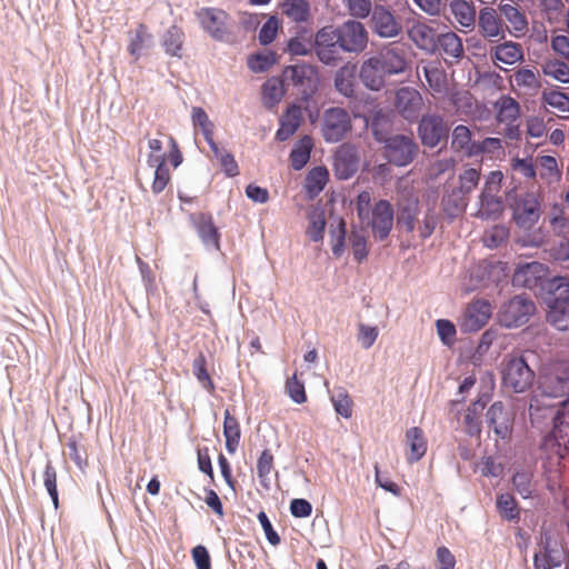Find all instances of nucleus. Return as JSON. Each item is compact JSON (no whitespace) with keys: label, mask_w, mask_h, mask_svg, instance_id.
<instances>
[{"label":"nucleus","mask_w":569,"mask_h":569,"mask_svg":"<svg viewBox=\"0 0 569 569\" xmlns=\"http://www.w3.org/2000/svg\"><path fill=\"white\" fill-rule=\"evenodd\" d=\"M410 453L407 458L409 463L420 460L427 451V441L423 431L418 427L410 428L406 433Z\"/></svg>","instance_id":"c9c22d12"},{"label":"nucleus","mask_w":569,"mask_h":569,"mask_svg":"<svg viewBox=\"0 0 569 569\" xmlns=\"http://www.w3.org/2000/svg\"><path fill=\"white\" fill-rule=\"evenodd\" d=\"M367 124L370 127L373 139L378 143H382L388 137L391 136L390 130V120L388 116L382 110L375 111L370 119L367 120Z\"/></svg>","instance_id":"a19ab883"},{"label":"nucleus","mask_w":569,"mask_h":569,"mask_svg":"<svg viewBox=\"0 0 569 569\" xmlns=\"http://www.w3.org/2000/svg\"><path fill=\"white\" fill-rule=\"evenodd\" d=\"M547 267L538 261L519 264L512 276L513 287L535 290L543 287Z\"/></svg>","instance_id":"f3484780"},{"label":"nucleus","mask_w":569,"mask_h":569,"mask_svg":"<svg viewBox=\"0 0 569 569\" xmlns=\"http://www.w3.org/2000/svg\"><path fill=\"white\" fill-rule=\"evenodd\" d=\"M333 408L338 415L348 419L352 415V401L343 387L333 390L330 397Z\"/></svg>","instance_id":"de8ad7c7"},{"label":"nucleus","mask_w":569,"mask_h":569,"mask_svg":"<svg viewBox=\"0 0 569 569\" xmlns=\"http://www.w3.org/2000/svg\"><path fill=\"white\" fill-rule=\"evenodd\" d=\"M283 12L295 22H305L310 17V4L307 0H286Z\"/></svg>","instance_id":"49530a36"},{"label":"nucleus","mask_w":569,"mask_h":569,"mask_svg":"<svg viewBox=\"0 0 569 569\" xmlns=\"http://www.w3.org/2000/svg\"><path fill=\"white\" fill-rule=\"evenodd\" d=\"M539 551L533 555V569H555L569 560V551L549 531L541 533Z\"/></svg>","instance_id":"0eeeda50"},{"label":"nucleus","mask_w":569,"mask_h":569,"mask_svg":"<svg viewBox=\"0 0 569 569\" xmlns=\"http://www.w3.org/2000/svg\"><path fill=\"white\" fill-rule=\"evenodd\" d=\"M359 161L360 158L355 146L350 143L341 144L335 154L333 169L336 176L341 180L351 178L358 171Z\"/></svg>","instance_id":"aec40b11"},{"label":"nucleus","mask_w":569,"mask_h":569,"mask_svg":"<svg viewBox=\"0 0 569 569\" xmlns=\"http://www.w3.org/2000/svg\"><path fill=\"white\" fill-rule=\"evenodd\" d=\"M152 42L153 38L151 33L148 32V28L143 23H140L134 31L129 32L128 51L134 60H138L151 48Z\"/></svg>","instance_id":"7c9ffc66"},{"label":"nucleus","mask_w":569,"mask_h":569,"mask_svg":"<svg viewBox=\"0 0 569 569\" xmlns=\"http://www.w3.org/2000/svg\"><path fill=\"white\" fill-rule=\"evenodd\" d=\"M335 32L333 26H326L315 34L313 53L322 64L328 67H338L346 53Z\"/></svg>","instance_id":"6e6552de"},{"label":"nucleus","mask_w":569,"mask_h":569,"mask_svg":"<svg viewBox=\"0 0 569 569\" xmlns=\"http://www.w3.org/2000/svg\"><path fill=\"white\" fill-rule=\"evenodd\" d=\"M543 101L562 112H569V96L561 91L542 93Z\"/></svg>","instance_id":"774afa93"},{"label":"nucleus","mask_w":569,"mask_h":569,"mask_svg":"<svg viewBox=\"0 0 569 569\" xmlns=\"http://www.w3.org/2000/svg\"><path fill=\"white\" fill-rule=\"evenodd\" d=\"M328 180V171L326 168H313L306 178V189L309 198H315L325 188Z\"/></svg>","instance_id":"37998d69"},{"label":"nucleus","mask_w":569,"mask_h":569,"mask_svg":"<svg viewBox=\"0 0 569 569\" xmlns=\"http://www.w3.org/2000/svg\"><path fill=\"white\" fill-rule=\"evenodd\" d=\"M351 129V118L346 109L340 107H332L323 112L321 133L326 142H340L346 138Z\"/></svg>","instance_id":"9b49d317"},{"label":"nucleus","mask_w":569,"mask_h":569,"mask_svg":"<svg viewBox=\"0 0 569 569\" xmlns=\"http://www.w3.org/2000/svg\"><path fill=\"white\" fill-rule=\"evenodd\" d=\"M396 224L400 230L411 233L416 229L417 218L420 213V201L411 189L401 190L396 199Z\"/></svg>","instance_id":"f8f14e48"},{"label":"nucleus","mask_w":569,"mask_h":569,"mask_svg":"<svg viewBox=\"0 0 569 569\" xmlns=\"http://www.w3.org/2000/svg\"><path fill=\"white\" fill-rule=\"evenodd\" d=\"M276 62V56L272 52L257 53L248 59V67L253 72H264Z\"/></svg>","instance_id":"e2e57ef3"},{"label":"nucleus","mask_w":569,"mask_h":569,"mask_svg":"<svg viewBox=\"0 0 569 569\" xmlns=\"http://www.w3.org/2000/svg\"><path fill=\"white\" fill-rule=\"evenodd\" d=\"M438 49H441L445 54L453 59H460L463 54L462 40L452 31L438 36L437 50Z\"/></svg>","instance_id":"ea45409f"},{"label":"nucleus","mask_w":569,"mask_h":569,"mask_svg":"<svg viewBox=\"0 0 569 569\" xmlns=\"http://www.w3.org/2000/svg\"><path fill=\"white\" fill-rule=\"evenodd\" d=\"M197 19L206 33L219 42H230L232 39L231 17L222 9L201 8L196 12Z\"/></svg>","instance_id":"39448f33"},{"label":"nucleus","mask_w":569,"mask_h":569,"mask_svg":"<svg viewBox=\"0 0 569 569\" xmlns=\"http://www.w3.org/2000/svg\"><path fill=\"white\" fill-rule=\"evenodd\" d=\"M43 483H44V487L53 502L54 508L57 509L59 506V498H58V490H57V472L50 461H48L46 465V469L43 472Z\"/></svg>","instance_id":"4d7b16f0"},{"label":"nucleus","mask_w":569,"mask_h":569,"mask_svg":"<svg viewBox=\"0 0 569 569\" xmlns=\"http://www.w3.org/2000/svg\"><path fill=\"white\" fill-rule=\"evenodd\" d=\"M379 336V329L377 326H367L359 323L358 326V341L363 349H369L373 346Z\"/></svg>","instance_id":"338daca9"},{"label":"nucleus","mask_w":569,"mask_h":569,"mask_svg":"<svg viewBox=\"0 0 569 569\" xmlns=\"http://www.w3.org/2000/svg\"><path fill=\"white\" fill-rule=\"evenodd\" d=\"M491 317V305L486 300H475L465 310L459 327L461 332H477L486 326Z\"/></svg>","instance_id":"dca6fc26"},{"label":"nucleus","mask_w":569,"mask_h":569,"mask_svg":"<svg viewBox=\"0 0 569 569\" xmlns=\"http://www.w3.org/2000/svg\"><path fill=\"white\" fill-rule=\"evenodd\" d=\"M512 485L523 499L530 498L533 493L532 473L530 471H517L512 477Z\"/></svg>","instance_id":"864d4df0"},{"label":"nucleus","mask_w":569,"mask_h":569,"mask_svg":"<svg viewBox=\"0 0 569 569\" xmlns=\"http://www.w3.org/2000/svg\"><path fill=\"white\" fill-rule=\"evenodd\" d=\"M497 509L500 516L508 520H518L519 519V510L517 502L512 495L510 493H501L497 498Z\"/></svg>","instance_id":"3c124183"},{"label":"nucleus","mask_w":569,"mask_h":569,"mask_svg":"<svg viewBox=\"0 0 569 569\" xmlns=\"http://www.w3.org/2000/svg\"><path fill=\"white\" fill-rule=\"evenodd\" d=\"M408 36L419 49L431 54L437 51L439 34L432 27L426 23H416L409 29Z\"/></svg>","instance_id":"b1692460"},{"label":"nucleus","mask_w":569,"mask_h":569,"mask_svg":"<svg viewBox=\"0 0 569 569\" xmlns=\"http://www.w3.org/2000/svg\"><path fill=\"white\" fill-rule=\"evenodd\" d=\"M467 204V196L457 188L447 189L441 199L442 211L450 219L462 213Z\"/></svg>","instance_id":"c756f323"},{"label":"nucleus","mask_w":569,"mask_h":569,"mask_svg":"<svg viewBox=\"0 0 569 569\" xmlns=\"http://www.w3.org/2000/svg\"><path fill=\"white\" fill-rule=\"evenodd\" d=\"M535 311V302L528 296H515L500 307L499 323L506 328L521 327L530 320Z\"/></svg>","instance_id":"423d86ee"},{"label":"nucleus","mask_w":569,"mask_h":569,"mask_svg":"<svg viewBox=\"0 0 569 569\" xmlns=\"http://www.w3.org/2000/svg\"><path fill=\"white\" fill-rule=\"evenodd\" d=\"M417 132L421 144L433 149L440 144H447L450 128L442 116L427 113L420 118Z\"/></svg>","instance_id":"1a4fd4ad"},{"label":"nucleus","mask_w":569,"mask_h":569,"mask_svg":"<svg viewBox=\"0 0 569 569\" xmlns=\"http://www.w3.org/2000/svg\"><path fill=\"white\" fill-rule=\"evenodd\" d=\"M373 57L379 60L381 69L388 76L403 73L408 68L407 51L402 46L396 43L382 47L379 53Z\"/></svg>","instance_id":"6ab92c4d"},{"label":"nucleus","mask_w":569,"mask_h":569,"mask_svg":"<svg viewBox=\"0 0 569 569\" xmlns=\"http://www.w3.org/2000/svg\"><path fill=\"white\" fill-rule=\"evenodd\" d=\"M283 81L292 84L301 98L308 100L316 92L318 87V71L315 66L309 63H298L284 68Z\"/></svg>","instance_id":"9d476101"},{"label":"nucleus","mask_w":569,"mask_h":569,"mask_svg":"<svg viewBox=\"0 0 569 569\" xmlns=\"http://www.w3.org/2000/svg\"><path fill=\"white\" fill-rule=\"evenodd\" d=\"M198 237L207 249H220V233L213 223L211 214L208 213H193L190 216Z\"/></svg>","instance_id":"4be33fe9"},{"label":"nucleus","mask_w":569,"mask_h":569,"mask_svg":"<svg viewBox=\"0 0 569 569\" xmlns=\"http://www.w3.org/2000/svg\"><path fill=\"white\" fill-rule=\"evenodd\" d=\"M223 436L226 438V449L229 453H234L240 442L241 430L236 417L228 409L224 410Z\"/></svg>","instance_id":"e433bc0d"},{"label":"nucleus","mask_w":569,"mask_h":569,"mask_svg":"<svg viewBox=\"0 0 569 569\" xmlns=\"http://www.w3.org/2000/svg\"><path fill=\"white\" fill-rule=\"evenodd\" d=\"M502 386L516 393L529 390L535 381V371L523 356H507L501 362Z\"/></svg>","instance_id":"f03ea898"},{"label":"nucleus","mask_w":569,"mask_h":569,"mask_svg":"<svg viewBox=\"0 0 569 569\" xmlns=\"http://www.w3.org/2000/svg\"><path fill=\"white\" fill-rule=\"evenodd\" d=\"M497 119L499 122H512L520 113L519 103L511 97L505 96L498 102Z\"/></svg>","instance_id":"a18cd8bd"},{"label":"nucleus","mask_w":569,"mask_h":569,"mask_svg":"<svg viewBox=\"0 0 569 569\" xmlns=\"http://www.w3.org/2000/svg\"><path fill=\"white\" fill-rule=\"evenodd\" d=\"M549 257L553 262L569 269V240L562 239L549 249Z\"/></svg>","instance_id":"680f3d73"},{"label":"nucleus","mask_w":569,"mask_h":569,"mask_svg":"<svg viewBox=\"0 0 569 569\" xmlns=\"http://www.w3.org/2000/svg\"><path fill=\"white\" fill-rule=\"evenodd\" d=\"M192 372L203 389L210 393L214 392L216 387L207 370V360L202 352L193 359Z\"/></svg>","instance_id":"c03bdc74"},{"label":"nucleus","mask_w":569,"mask_h":569,"mask_svg":"<svg viewBox=\"0 0 569 569\" xmlns=\"http://www.w3.org/2000/svg\"><path fill=\"white\" fill-rule=\"evenodd\" d=\"M507 200L512 201V219L523 230H531L541 217V206L533 192H526L517 196L515 191L507 194Z\"/></svg>","instance_id":"20e7f679"},{"label":"nucleus","mask_w":569,"mask_h":569,"mask_svg":"<svg viewBox=\"0 0 569 569\" xmlns=\"http://www.w3.org/2000/svg\"><path fill=\"white\" fill-rule=\"evenodd\" d=\"M70 459L76 466L83 470L88 466V455L84 448L79 447L74 437H70L66 443Z\"/></svg>","instance_id":"bf43d9fd"},{"label":"nucleus","mask_w":569,"mask_h":569,"mask_svg":"<svg viewBox=\"0 0 569 569\" xmlns=\"http://www.w3.org/2000/svg\"><path fill=\"white\" fill-rule=\"evenodd\" d=\"M395 106L402 118L412 121L419 116L422 107V97L418 90L402 87L396 93Z\"/></svg>","instance_id":"412c9836"},{"label":"nucleus","mask_w":569,"mask_h":569,"mask_svg":"<svg viewBox=\"0 0 569 569\" xmlns=\"http://www.w3.org/2000/svg\"><path fill=\"white\" fill-rule=\"evenodd\" d=\"M283 78H270L262 86V101L263 106L267 109H272L276 104H278L283 94Z\"/></svg>","instance_id":"58836bf2"},{"label":"nucleus","mask_w":569,"mask_h":569,"mask_svg":"<svg viewBox=\"0 0 569 569\" xmlns=\"http://www.w3.org/2000/svg\"><path fill=\"white\" fill-rule=\"evenodd\" d=\"M312 148L311 137L303 136L298 140L290 152L291 167L295 170H301L308 163Z\"/></svg>","instance_id":"4c0bfd02"},{"label":"nucleus","mask_w":569,"mask_h":569,"mask_svg":"<svg viewBox=\"0 0 569 569\" xmlns=\"http://www.w3.org/2000/svg\"><path fill=\"white\" fill-rule=\"evenodd\" d=\"M532 428L541 435L540 448L562 455L569 447V398L549 402L546 396H533L529 405Z\"/></svg>","instance_id":"f257e3e1"},{"label":"nucleus","mask_w":569,"mask_h":569,"mask_svg":"<svg viewBox=\"0 0 569 569\" xmlns=\"http://www.w3.org/2000/svg\"><path fill=\"white\" fill-rule=\"evenodd\" d=\"M386 76L388 74L383 69H381L379 60L375 57L362 62L359 78L366 88L373 91L380 90L385 86Z\"/></svg>","instance_id":"5701e85b"},{"label":"nucleus","mask_w":569,"mask_h":569,"mask_svg":"<svg viewBox=\"0 0 569 569\" xmlns=\"http://www.w3.org/2000/svg\"><path fill=\"white\" fill-rule=\"evenodd\" d=\"M301 122V109L297 104L288 107L287 111L280 117V127L276 132L278 141H286L296 133Z\"/></svg>","instance_id":"a878e982"},{"label":"nucleus","mask_w":569,"mask_h":569,"mask_svg":"<svg viewBox=\"0 0 569 569\" xmlns=\"http://www.w3.org/2000/svg\"><path fill=\"white\" fill-rule=\"evenodd\" d=\"M478 24L483 37L489 39L505 38L501 20L493 8L486 7L480 10Z\"/></svg>","instance_id":"cd10ccee"},{"label":"nucleus","mask_w":569,"mask_h":569,"mask_svg":"<svg viewBox=\"0 0 569 569\" xmlns=\"http://www.w3.org/2000/svg\"><path fill=\"white\" fill-rule=\"evenodd\" d=\"M497 192L481 191L479 196V217L482 219H498L503 210L502 201L496 196Z\"/></svg>","instance_id":"f704fd0d"},{"label":"nucleus","mask_w":569,"mask_h":569,"mask_svg":"<svg viewBox=\"0 0 569 569\" xmlns=\"http://www.w3.org/2000/svg\"><path fill=\"white\" fill-rule=\"evenodd\" d=\"M471 137L472 134L468 127L463 124L457 126L452 131L451 149L455 152L463 151L468 156L483 152V148H481L477 142H472Z\"/></svg>","instance_id":"bb28decb"},{"label":"nucleus","mask_w":569,"mask_h":569,"mask_svg":"<svg viewBox=\"0 0 569 569\" xmlns=\"http://www.w3.org/2000/svg\"><path fill=\"white\" fill-rule=\"evenodd\" d=\"M273 469V456L270 450L266 449L261 452L258 462H257V473L260 480V485L264 489L270 488V478L269 475Z\"/></svg>","instance_id":"603ef678"},{"label":"nucleus","mask_w":569,"mask_h":569,"mask_svg":"<svg viewBox=\"0 0 569 569\" xmlns=\"http://www.w3.org/2000/svg\"><path fill=\"white\" fill-rule=\"evenodd\" d=\"M547 320L559 331L569 330V297L556 298L549 305Z\"/></svg>","instance_id":"c85d7f7f"},{"label":"nucleus","mask_w":569,"mask_h":569,"mask_svg":"<svg viewBox=\"0 0 569 569\" xmlns=\"http://www.w3.org/2000/svg\"><path fill=\"white\" fill-rule=\"evenodd\" d=\"M493 57L505 64H513L522 59L521 46L512 41L501 43L495 48Z\"/></svg>","instance_id":"79ce46f5"},{"label":"nucleus","mask_w":569,"mask_h":569,"mask_svg":"<svg viewBox=\"0 0 569 569\" xmlns=\"http://www.w3.org/2000/svg\"><path fill=\"white\" fill-rule=\"evenodd\" d=\"M310 224L307 234L313 242L322 240L326 228V218L322 211L309 216Z\"/></svg>","instance_id":"6e6d98bb"},{"label":"nucleus","mask_w":569,"mask_h":569,"mask_svg":"<svg viewBox=\"0 0 569 569\" xmlns=\"http://www.w3.org/2000/svg\"><path fill=\"white\" fill-rule=\"evenodd\" d=\"M370 28L380 38H396L402 32L401 22L382 4H376L372 8Z\"/></svg>","instance_id":"2eb2a0df"},{"label":"nucleus","mask_w":569,"mask_h":569,"mask_svg":"<svg viewBox=\"0 0 569 569\" xmlns=\"http://www.w3.org/2000/svg\"><path fill=\"white\" fill-rule=\"evenodd\" d=\"M541 392L536 396H546L549 402L569 396V373L566 376L551 375L545 378L540 386Z\"/></svg>","instance_id":"393cba45"},{"label":"nucleus","mask_w":569,"mask_h":569,"mask_svg":"<svg viewBox=\"0 0 569 569\" xmlns=\"http://www.w3.org/2000/svg\"><path fill=\"white\" fill-rule=\"evenodd\" d=\"M286 391L292 401L296 403H303L307 400V395L305 390V385L302 381H299L297 375L295 373L291 378H289L286 382Z\"/></svg>","instance_id":"0e129e2a"},{"label":"nucleus","mask_w":569,"mask_h":569,"mask_svg":"<svg viewBox=\"0 0 569 569\" xmlns=\"http://www.w3.org/2000/svg\"><path fill=\"white\" fill-rule=\"evenodd\" d=\"M315 38L311 36H296L287 43V51L292 56H309L313 53Z\"/></svg>","instance_id":"8fccbe9b"},{"label":"nucleus","mask_w":569,"mask_h":569,"mask_svg":"<svg viewBox=\"0 0 569 569\" xmlns=\"http://www.w3.org/2000/svg\"><path fill=\"white\" fill-rule=\"evenodd\" d=\"M449 10L456 21L463 28H472L476 23V8L467 0H449Z\"/></svg>","instance_id":"473e14b6"},{"label":"nucleus","mask_w":569,"mask_h":569,"mask_svg":"<svg viewBox=\"0 0 569 569\" xmlns=\"http://www.w3.org/2000/svg\"><path fill=\"white\" fill-rule=\"evenodd\" d=\"M480 172L475 168L466 169L459 176V186L456 187L462 193L468 196L479 183Z\"/></svg>","instance_id":"13d9d810"},{"label":"nucleus","mask_w":569,"mask_h":569,"mask_svg":"<svg viewBox=\"0 0 569 569\" xmlns=\"http://www.w3.org/2000/svg\"><path fill=\"white\" fill-rule=\"evenodd\" d=\"M333 31L345 52L359 54L367 48L368 32L361 22L347 20Z\"/></svg>","instance_id":"ddd939ff"},{"label":"nucleus","mask_w":569,"mask_h":569,"mask_svg":"<svg viewBox=\"0 0 569 569\" xmlns=\"http://www.w3.org/2000/svg\"><path fill=\"white\" fill-rule=\"evenodd\" d=\"M184 38V32L180 27L170 26L161 37V46L164 52L171 57L182 58Z\"/></svg>","instance_id":"2f4dec72"},{"label":"nucleus","mask_w":569,"mask_h":569,"mask_svg":"<svg viewBox=\"0 0 569 569\" xmlns=\"http://www.w3.org/2000/svg\"><path fill=\"white\" fill-rule=\"evenodd\" d=\"M395 219V209L389 200L380 199L372 206L367 224L371 228L375 240L385 241L388 239Z\"/></svg>","instance_id":"4468645a"},{"label":"nucleus","mask_w":569,"mask_h":569,"mask_svg":"<svg viewBox=\"0 0 569 569\" xmlns=\"http://www.w3.org/2000/svg\"><path fill=\"white\" fill-rule=\"evenodd\" d=\"M349 242L355 260L359 263L362 262L368 257L366 234L362 231L352 230L349 234Z\"/></svg>","instance_id":"5fc2aeb1"},{"label":"nucleus","mask_w":569,"mask_h":569,"mask_svg":"<svg viewBox=\"0 0 569 569\" xmlns=\"http://www.w3.org/2000/svg\"><path fill=\"white\" fill-rule=\"evenodd\" d=\"M500 11L517 31H522L527 28L528 23L525 16L515 6L509 3L501 4Z\"/></svg>","instance_id":"052dcab7"},{"label":"nucleus","mask_w":569,"mask_h":569,"mask_svg":"<svg viewBox=\"0 0 569 569\" xmlns=\"http://www.w3.org/2000/svg\"><path fill=\"white\" fill-rule=\"evenodd\" d=\"M486 417L488 427L493 430L497 437L505 440L511 436L513 413L503 402H493L489 407Z\"/></svg>","instance_id":"a211bd4d"},{"label":"nucleus","mask_w":569,"mask_h":569,"mask_svg":"<svg viewBox=\"0 0 569 569\" xmlns=\"http://www.w3.org/2000/svg\"><path fill=\"white\" fill-rule=\"evenodd\" d=\"M545 76L551 77L561 83H569V66L560 60H547L541 64Z\"/></svg>","instance_id":"09e8293b"},{"label":"nucleus","mask_w":569,"mask_h":569,"mask_svg":"<svg viewBox=\"0 0 569 569\" xmlns=\"http://www.w3.org/2000/svg\"><path fill=\"white\" fill-rule=\"evenodd\" d=\"M355 74L356 64L346 63L340 67L335 73V88L346 98L355 96Z\"/></svg>","instance_id":"72a5a7b5"},{"label":"nucleus","mask_w":569,"mask_h":569,"mask_svg":"<svg viewBox=\"0 0 569 569\" xmlns=\"http://www.w3.org/2000/svg\"><path fill=\"white\" fill-rule=\"evenodd\" d=\"M382 157L396 167H407L419 154V144L411 134L393 133L382 143Z\"/></svg>","instance_id":"7ed1b4c3"},{"label":"nucleus","mask_w":569,"mask_h":569,"mask_svg":"<svg viewBox=\"0 0 569 569\" xmlns=\"http://www.w3.org/2000/svg\"><path fill=\"white\" fill-rule=\"evenodd\" d=\"M278 29H279V20L277 19V17L271 16L263 23V26L261 27V29L259 31V37H258L259 38V42L262 46H268L271 42H273V40L277 37Z\"/></svg>","instance_id":"69168bd1"}]
</instances>
